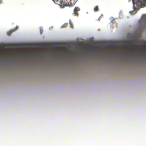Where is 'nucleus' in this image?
Segmentation results:
<instances>
[{
    "label": "nucleus",
    "mask_w": 146,
    "mask_h": 146,
    "mask_svg": "<svg viewBox=\"0 0 146 146\" xmlns=\"http://www.w3.org/2000/svg\"><path fill=\"white\" fill-rule=\"evenodd\" d=\"M133 43L135 45H136L137 44V41H134V42H133Z\"/></svg>",
    "instance_id": "obj_9"
},
{
    "label": "nucleus",
    "mask_w": 146,
    "mask_h": 146,
    "mask_svg": "<svg viewBox=\"0 0 146 146\" xmlns=\"http://www.w3.org/2000/svg\"><path fill=\"white\" fill-rule=\"evenodd\" d=\"M73 1H74V3H75L78 1V0H73Z\"/></svg>",
    "instance_id": "obj_10"
},
{
    "label": "nucleus",
    "mask_w": 146,
    "mask_h": 146,
    "mask_svg": "<svg viewBox=\"0 0 146 146\" xmlns=\"http://www.w3.org/2000/svg\"><path fill=\"white\" fill-rule=\"evenodd\" d=\"M67 26V24H65L64 25L62 26V27H66Z\"/></svg>",
    "instance_id": "obj_8"
},
{
    "label": "nucleus",
    "mask_w": 146,
    "mask_h": 146,
    "mask_svg": "<svg viewBox=\"0 0 146 146\" xmlns=\"http://www.w3.org/2000/svg\"><path fill=\"white\" fill-rule=\"evenodd\" d=\"M134 12V11H131L130 12V13L131 14H132V13Z\"/></svg>",
    "instance_id": "obj_12"
},
{
    "label": "nucleus",
    "mask_w": 146,
    "mask_h": 146,
    "mask_svg": "<svg viewBox=\"0 0 146 146\" xmlns=\"http://www.w3.org/2000/svg\"><path fill=\"white\" fill-rule=\"evenodd\" d=\"M80 9L78 7H76L74 9L73 14L75 16H78L79 15L78 12L80 11Z\"/></svg>",
    "instance_id": "obj_4"
},
{
    "label": "nucleus",
    "mask_w": 146,
    "mask_h": 146,
    "mask_svg": "<svg viewBox=\"0 0 146 146\" xmlns=\"http://www.w3.org/2000/svg\"><path fill=\"white\" fill-rule=\"evenodd\" d=\"M133 41L132 40H129L128 41V43H129V44H128L127 46L129 47L130 48L131 47V44L132 43Z\"/></svg>",
    "instance_id": "obj_7"
},
{
    "label": "nucleus",
    "mask_w": 146,
    "mask_h": 146,
    "mask_svg": "<svg viewBox=\"0 0 146 146\" xmlns=\"http://www.w3.org/2000/svg\"><path fill=\"white\" fill-rule=\"evenodd\" d=\"M73 1V0H66V1H64V2L63 1V4L61 5V7L63 8L65 6H72L74 4V2L72 3Z\"/></svg>",
    "instance_id": "obj_2"
},
{
    "label": "nucleus",
    "mask_w": 146,
    "mask_h": 146,
    "mask_svg": "<svg viewBox=\"0 0 146 146\" xmlns=\"http://www.w3.org/2000/svg\"><path fill=\"white\" fill-rule=\"evenodd\" d=\"M94 11L95 12H97L99 11V8L98 6H96L94 9Z\"/></svg>",
    "instance_id": "obj_6"
},
{
    "label": "nucleus",
    "mask_w": 146,
    "mask_h": 146,
    "mask_svg": "<svg viewBox=\"0 0 146 146\" xmlns=\"http://www.w3.org/2000/svg\"><path fill=\"white\" fill-rule=\"evenodd\" d=\"M140 24L144 29L146 27V15H143L139 22Z\"/></svg>",
    "instance_id": "obj_3"
},
{
    "label": "nucleus",
    "mask_w": 146,
    "mask_h": 146,
    "mask_svg": "<svg viewBox=\"0 0 146 146\" xmlns=\"http://www.w3.org/2000/svg\"><path fill=\"white\" fill-rule=\"evenodd\" d=\"M55 3H56L57 4H58L60 5L61 7V5L62 4H63V1L62 0H53Z\"/></svg>",
    "instance_id": "obj_5"
},
{
    "label": "nucleus",
    "mask_w": 146,
    "mask_h": 146,
    "mask_svg": "<svg viewBox=\"0 0 146 146\" xmlns=\"http://www.w3.org/2000/svg\"><path fill=\"white\" fill-rule=\"evenodd\" d=\"M132 52V51H130V53H131V52Z\"/></svg>",
    "instance_id": "obj_13"
},
{
    "label": "nucleus",
    "mask_w": 146,
    "mask_h": 146,
    "mask_svg": "<svg viewBox=\"0 0 146 146\" xmlns=\"http://www.w3.org/2000/svg\"><path fill=\"white\" fill-rule=\"evenodd\" d=\"M8 35H10V34L9 35V34H8Z\"/></svg>",
    "instance_id": "obj_14"
},
{
    "label": "nucleus",
    "mask_w": 146,
    "mask_h": 146,
    "mask_svg": "<svg viewBox=\"0 0 146 146\" xmlns=\"http://www.w3.org/2000/svg\"><path fill=\"white\" fill-rule=\"evenodd\" d=\"M133 6L135 8L146 6V0H133Z\"/></svg>",
    "instance_id": "obj_1"
},
{
    "label": "nucleus",
    "mask_w": 146,
    "mask_h": 146,
    "mask_svg": "<svg viewBox=\"0 0 146 146\" xmlns=\"http://www.w3.org/2000/svg\"><path fill=\"white\" fill-rule=\"evenodd\" d=\"M133 52L134 53H135V52H137V50H135Z\"/></svg>",
    "instance_id": "obj_11"
}]
</instances>
